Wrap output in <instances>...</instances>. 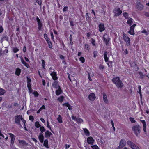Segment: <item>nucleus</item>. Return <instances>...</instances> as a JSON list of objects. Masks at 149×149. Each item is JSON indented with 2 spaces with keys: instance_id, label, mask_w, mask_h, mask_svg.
<instances>
[{
  "instance_id": "nucleus-14",
  "label": "nucleus",
  "mask_w": 149,
  "mask_h": 149,
  "mask_svg": "<svg viewBox=\"0 0 149 149\" xmlns=\"http://www.w3.org/2000/svg\"><path fill=\"white\" fill-rule=\"evenodd\" d=\"M96 97L95 94L93 93H90L88 95V98L91 101H93Z\"/></svg>"
},
{
  "instance_id": "nucleus-12",
  "label": "nucleus",
  "mask_w": 149,
  "mask_h": 149,
  "mask_svg": "<svg viewBox=\"0 0 149 149\" xmlns=\"http://www.w3.org/2000/svg\"><path fill=\"white\" fill-rule=\"evenodd\" d=\"M95 141V140L91 136L88 137L87 139V142L88 144L91 145H93V144Z\"/></svg>"
},
{
  "instance_id": "nucleus-28",
  "label": "nucleus",
  "mask_w": 149,
  "mask_h": 149,
  "mask_svg": "<svg viewBox=\"0 0 149 149\" xmlns=\"http://www.w3.org/2000/svg\"><path fill=\"white\" fill-rule=\"evenodd\" d=\"M127 21V23L129 26H132L133 23V19L132 18H129Z\"/></svg>"
},
{
  "instance_id": "nucleus-39",
  "label": "nucleus",
  "mask_w": 149,
  "mask_h": 149,
  "mask_svg": "<svg viewBox=\"0 0 149 149\" xmlns=\"http://www.w3.org/2000/svg\"><path fill=\"white\" fill-rule=\"evenodd\" d=\"M91 147L93 149H100L96 144L91 145Z\"/></svg>"
},
{
  "instance_id": "nucleus-27",
  "label": "nucleus",
  "mask_w": 149,
  "mask_h": 149,
  "mask_svg": "<svg viewBox=\"0 0 149 149\" xmlns=\"http://www.w3.org/2000/svg\"><path fill=\"white\" fill-rule=\"evenodd\" d=\"M103 97L104 102L106 104L108 103V101L107 97V95L105 93H103Z\"/></svg>"
},
{
  "instance_id": "nucleus-6",
  "label": "nucleus",
  "mask_w": 149,
  "mask_h": 149,
  "mask_svg": "<svg viewBox=\"0 0 149 149\" xmlns=\"http://www.w3.org/2000/svg\"><path fill=\"white\" fill-rule=\"evenodd\" d=\"M113 12L114 13V17L118 16L120 15L122 13V11L120 8L118 7H116L113 10Z\"/></svg>"
},
{
  "instance_id": "nucleus-5",
  "label": "nucleus",
  "mask_w": 149,
  "mask_h": 149,
  "mask_svg": "<svg viewBox=\"0 0 149 149\" xmlns=\"http://www.w3.org/2000/svg\"><path fill=\"white\" fill-rule=\"evenodd\" d=\"M123 38L124 41L126 42L125 45L129 46L130 45V39L127 35L125 33L123 34Z\"/></svg>"
},
{
  "instance_id": "nucleus-25",
  "label": "nucleus",
  "mask_w": 149,
  "mask_h": 149,
  "mask_svg": "<svg viewBox=\"0 0 149 149\" xmlns=\"http://www.w3.org/2000/svg\"><path fill=\"white\" fill-rule=\"evenodd\" d=\"M21 70L19 68H17L15 69V74L17 76H19L21 73Z\"/></svg>"
},
{
  "instance_id": "nucleus-7",
  "label": "nucleus",
  "mask_w": 149,
  "mask_h": 149,
  "mask_svg": "<svg viewBox=\"0 0 149 149\" xmlns=\"http://www.w3.org/2000/svg\"><path fill=\"white\" fill-rule=\"evenodd\" d=\"M71 118L73 120L75 121L77 123L79 124L83 122V120L81 118H76L75 116L73 115L71 116Z\"/></svg>"
},
{
  "instance_id": "nucleus-61",
  "label": "nucleus",
  "mask_w": 149,
  "mask_h": 149,
  "mask_svg": "<svg viewBox=\"0 0 149 149\" xmlns=\"http://www.w3.org/2000/svg\"><path fill=\"white\" fill-rule=\"evenodd\" d=\"M88 78L89 80L90 81H91L92 80V79L90 77V73H89V72H88Z\"/></svg>"
},
{
  "instance_id": "nucleus-46",
  "label": "nucleus",
  "mask_w": 149,
  "mask_h": 149,
  "mask_svg": "<svg viewBox=\"0 0 149 149\" xmlns=\"http://www.w3.org/2000/svg\"><path fill=\"white\" fill-rule=\"evenodd\" d=\"M91 43L92 45L94 46H96V44H95V39L92 38H91Z\"/></svg>"
},
{
  "instance_id": "nucleus-44",
  "label": "nucleus",
  "mask_w": 149,
  "mask_h": 149,
  "mask_svg": "<svg viewBox=\"0 0 149 149\" xmlns=\"http://www.w3.org/2000/svg\"><path fill=\"white\" fill-rule=\"evenodd\" d=\"M42 67L44 69H45V61L42 59Z\"/></svg>"
},
{
  "instance_id": "nucleus-34",
  "label": "nucleus",
  "mask_w": 149,
  "mask_h": 149,
  "mask_svg": "<svg viewBox=\"0 0 149 149\" xmlns=\"http://www.w3.org/2000/svg\"><path fill=\"white\" fill-rule=\"evenodd\" d=\"M123 15L126 19H129V14L127 13L126 12H123Z\"/></svg>"
},
{
  "instance_id": "nucleus-9",
  "label": "nucleus",
  "mask_w": 149,
  "mask_h": 149,
  "mask_svg": "<svg viewBox=\"0 0 149 149\" xmlns=\"http://www.w3.org/2000/svg\"><path fill=\"white\" fill-rule=\"evenodd\" d=\"M136 26V24H134L133 25L131 26L130 27L129 31L128 32V33L131 35H134L135 34L134 29Z\"/></svg>"
},
{
  "instance_id": "nucleus-50",
  "label": "nucleus",
  "mask_w": 149,
  "mask_h": 149,
  "mask_svg": "<svg viewBox=\"0 0 149 149\" xmlns=\"http://www.w3.org/2000/svg\"><path fill=\"white\" fill-rule=\"evenodd\" d=\"M130 121L132 123H134L136 122V121L134 120V118L132 117H130L129 118Z\"/></svg>"
},
{
  "instance_id": "nucleus-35",
  "label": "nucleus",
  "mask_w": 149,
  "mask_h": 149,
  "mask_svg": "<svg viewBox=\"0 0 149 149\" xmlns=\"http://www.w3.org/2000/svg\"><path fill=\"white\" fill-rule=\"evenodd\" d=\"M58 117L57 118V120L58 122L60 123H63V120L62 118L60 115H58Z\"/></svg>"
},
{
  "instance_id": "nucleus-43",
  "label": "nucleus",
  "mask_w": 149,
  "mask_h": 149,
  "mask_svg": "<svg viewBox=\"0 0 149 149\" xmlns=\"http://www.w3.org/2000/svg\"><path fill=\"white\" fill-rule=\"evenodd\" d=\"M98 52L97 51H94L93 52V57L94 58H95L97 56V55Z\"/></svg>"
},
{
  "instance_id": "nucleus-16",
  "label": "nucleus",
  "mask_w": 149,
  "mask_h": 149,
  "mask_svg": "<svg viewBox=\"0 0 149 149\" xmlns=\"http://www.w3.org/2000/svg\"><path fill=\"white\" fill-rule=\"evenodd\" d=\"M140 121L142 123L143 125V130L145 134H146L147 131L146 130V124L145 120H140Z\"/></svg>"
},
{
  "instance_id": "nucleus-31",
  "label": "nucleus",
  "mask_w": 149,
  "mask_h": 149,
  "mask_svg": "<svg viewBox=\"0 0 149 149\" xmlns=\"http://www.w3.org/2000/svg\"><path fill=\"white\" fill-rule=\"evenodd\" d=\"M90 46L88 44H86L84 45L85 50H87L88 52H89L90 49Z\"/></svg>"
},
{
  "instance_id": "nucleus-32",
  "label": "nucleus",
  "mask_w": 149,
  "mask_h": 149,
  "mask_svg": "<svg viewBox=\"0 0 149 149\" xmlns=\"http://www.w3.org/2000/svg\"><path fill=\"white\" fill-rule=\"evenodd\" d=\"M84 131L85 134L87 136H89L90 134L89 130L86 128L84 129Z\"/></svg>"
},
{
  "instance_id": "nucleus-10",
  "label": "nucleus",
  "mask_w": 149,
  "mask_h": 149,
  "mask_svg": "<svg viewBox=\"0 0 149 149\" xmlns=\"http://www.w3.org/2000/svg\"><path fill=\"white\" fill-rule=\"evenodd\" d=\"M36 21L38 22V29L39 31L42 30L43 29V24L42 22L39 17L37 16L36 18Z\"/></svg>"
},
{
  "instance_id": "nucleus-13",
  "label": "nucleus",
  "mask_w": 149,
  "mask_h": 149,
  "mask_svg": "<svg viewBox=\"0 0 149 149\" xmlns=\"http://www.w3.org/2000/svg\"><path fill=\"white\" fill-rule=\"evenodd\" d=\"M126 144V141L124 139H122L119 142V147H120V148H122L124 147Z\"/></svg>"
},
{
  "instance_id": "nucleus-15",
  "label": "nucleus",
  "mask_w": 149,
  "mask_h": 149,
  "mask_svg": "<svg viewBox=\"0 0 149 149\" xmlns=\"http://www.w3.org/2000/svg\"><path fill=\"white\" fill-rule=\"evenodd\" d=\"M99 31L102 33L103 32L105 29L104 25L103 23H100L99 25Z\"/></svg>"
},
{
  "instance_id": "nucleus-64",
  "label": "nucleus",
  "mask_w": 149,
  "mask_h": 149,
  "mask_svg": "<svg viewBox=\"0 0 149 149\" xmlns=\"http://www.w3.org/2000/svg\"><path fill=\"white\" fill-rule=\"evenodd\" d=\"M134 148H132V149H140L139 147L137 145H136L135 144V145L134 146Z\"/></svg>"
},
{
  "instance_id": "nucleus-19",
  "label": "nucleus",
  "mask_w": 149,
  "mask_h": 149,
  "mask_svg": "<svg viewBox=\"0 0 149 149\" xmlns=\"http://www.w3.org/2000/svg\"><path fill=\"white\" fill-rule=\"evenodd\" d=\"M127 145L132 149L134 148V146L135 145V144L133 142L130 140H128L127 141Z\"/></svg>"
},
{
  "instance_id": "nucleus-30",
  "label": "nucleus",
  "mask_w": 149,
  "mask_h": 149,
  "mask_svg": "<svg viewBox=\"0 0 149 149\" xmlns=\"http://www.w3.org/2000/svg\"><path fill=\"white\" fill-rule=\"evenodd\" d=\"M43 145L46 148H49L48 141L47 139H46L44 140V141Z\"/></svg>"
},
{
  "instance_id": "nucleus-51",
  "label": "nucleus",
  "mask_w": 149,
  "mask_h": 149,
  "mask_svg": "<svg viewBox=\"0 0 149 149\" xmlns=\"http://www.w3.org/2000/svg\"><path fill=\"white\" fill-rule=\"evenodd\" d=\"M19 50V49L17 48L16 47L13 48V51L14 53H16Z\"/></svg>"
},
{
  "instance_id": "nucleus-17",
  "label": "nucleus",
  "mask_w": 149,
  "mask_h": 149,
  "mask_svg": "<svg viewBox=\"0 0 149 149\" xmlns=\"http://www.w3.org/2000/svg\"><path fill=\"white\" fill-rule=\"evenodd\" d=\"M8 134L10 135L11 139L10 143L11 144L13 145L14 143L15 136L13 134L11 133H9Z\"/></svg>"
},
{
  "instance_id": "nucleus-42",
  "label": "nucleus",
  "mask_w": 149,
  "mask_h": 149,
  "mask_svg": "<svg viewBox=\"0 0 149 149\" xmlns=\"http://www.w3.org/2000/svg\"><path fill=\"white\" fill-rule=\"evenodd\" d=\"M35 125L37 128H39L41 126V125L40 124L39 122L37 121L35 123Z\"/></svg>"
},
{
  "instance_id": "nucleus-26",
  "label": "nucleus",
  "mask_w": 149,
  "mask_h": 149,
  "mask_svg": "<svg viewBox=\"0 0 149 149\" xmlns=\"http://www.w3.org/2000/svg\"><path fill=\"white\" fill-rule=\"evenodd\" d=\"M58 89L56 90L55 93L57 95H58L60 94L63 92L60 86L58 88Z\"/></svg>"
},
{
  "instance_id": "nucleus-62",
  "label": "nucleus",
  "mask_w": 149,
  "mask_h": 149,
  "mask_svg": "<svg viewBox=\"0 0 149 149\" xmlns=\"http://www.w3.org/2000/svg\"><path fill=\"white\" fill-rule=\"evenodd\" d=\"M4 29L2 26L0 25V33H1L3 31Z\"/></svg>"
},
{
  "instance_id": "nucleus-3",
  "label": "nucleus",
  "mask_w": 149,
  "mask_h": 149,
  "mask_svg": "<svg viewBox=\"0 0 149 149\" xmlns=\"http://www.w3.org/2000/svg\"><path fill=\"white\" fill-rule=\"evenodd\" d=\"M15 123L18 125H19L21 127H22V125L20 123L21 120L23 122L25 120L22 118V115H16L15 116Z\"/></svg>"
},
{
  "instance_id": "nucleus-56",
  "label": "nucleus",
  "mask_w": 149,
  "mask_h": 149,
  "mask_svg": "<svg viewBox=\"0 0 149 149\" xmlns=\"http://www.w3.org/2000/svg\"><path fill=\"white\" fill-rule=\"evenodd\" d=\"M23 126H24V129L25 130H26V131H27L28 130H27V129L26 127V120H25L24 122H23Z\"/></svg>"
},
{
  "instance_id": "nucleus-21",
  "label": "nucleus",
  "mask_w": 149,
  "mask_h": 149,
  "mask_svg": "<svg viewBox=\"0 0 149 149\" xmlns=\"http://www.w3.org/2000/svg\"><path fill=\"white\" fill-rule=\"evenodd\" d=\"M38 139L41 143H42L44 141V137L42 133H40L38 136Z\"/></svg>"
},
{
  "instance_id": "nucleus-52",
  "label": "nucleus",
  "mask_w": 149,
  "mask_h": 149,
  "mask_svg": "<svg viewBox=\"0 0 149 149\" xmlns=\"http://www.w3.org/2000/svg\"><path fill=\"white\" fill-rule=\"evenodd\" d=\"M29 120H31L32 122H33L34 120L33 116L32 115H30L29 116Z\"/></svg>"
},
{
  "instance_id": "nucleus-1",
  "label": "nucleus",
  "mask_w": 149,
  "mask_h": 149,
  "mask_svg": "<svg viewBox=\"0 0 149 149\" xmlns=\"http://www.w3.org/2000/svg\"><path fill=\"white\" fill-rule=\"evenodd\" d=\"M112 81L116 85L118 88H122L123 86V83L118 77L113 78Z\"/></svg>"
},
{
  "instance_id": "nucleus-36",
  "label": "nucleus",
  "mask_w": 149,
  "mask_h": 149,
  "mask_svg": "<svg viewBox=\"0 0 149 149\" xmlns=\"http://www.w3.org/2000/svg\"><path fill=\"white\" fill-rule=\"evenodd\" d=\"M6 92V91L5 90L0 88V96L4 95Z\"/></svg>"
},
{
  "instance_id": "nucleus-63",
  "label": "nucleus",
  "mask_w": 149,
  "mask_h": 149,
  "mask_svg": "<svg viewBox=\"0 0 149 149\" xmlns=\"http://www.w3.org/2000/svg\"><path fill=\"white\" fill-rule=\"evenodd\" d=\"M70 24L71 26L73 27L74 26V22L73 21H70Z\"/></svg>"
},
{
  "instance_id": "nucleus-59",
  "label": "nucleus",
  "mask_w": 149,
  "mask_h": 149,
  "mask_svg": "<svg viewBox=\"0 0 149 149\" xmlns=\"http://www.w3.org/2000/svg\"><path fill=\"white\" fill-rule=\"evenodd\" d=\"M49 73H50V72H52L53 71H55V70L52 67H50L49 68Z\"/></svg>"
},
{
  "instance_id": "nucleus-49",
  "label": "nucleus",
  "mask_w": 149,
  "mask_h": 149,
  "mask_svg": "<svg viewBox=\"0 0 149 149\" xmlns=\"http://www.w3.org/2000/svg\"><path fill=\"white\" fill-rule=\"evenodd\" d=\"M141 33H144V34L146 36L148 35L149 34L147 31L145 29H143L141 31Z\"/></svg>"
},
{
  "instance_id": "nucleus-41",
  "label": "nucleus",
  "mask_w": 149,
  "mask_h": 149,
  "mask_svg": "<svg viewBox=\"0 0 149 149\" xmlns=\"http://www.w3.org/2000/svg\"><path fill=\"white\" fill-rule=\"evenodd\" d=\"M79 60L81 61V63H84L85 61V59L83 56H81L79 58Z\"/></svg>"
},
{
  "instance_id": "nucleus-47",
  "label": "nucleus",
  "mask_w": 149,
  "mask_h": 149,
  "mask_svg": "<svg viewBox=\"0 0 149 149\" xmlns=\"http://www.w3.org/2000/svg\"><path fill=\"white\" fill-rule=\"evenodd\" d=\"M47 127L50 129V130L52 132H53V131L52 130L51 127V126H50V125H49V122L48 120H47Z\"/></svg>"
},
{
  "instance_id": "nucleus-60",
  "label": "nucleus",
  "mask_w": 149,
  "mask_h": 149,
  "mask_svg": "<svg viewBox=\"0 0 149 149\" xmlns=\"http://www.w3.org/2000/svg\"><path fill=\"white\" fill-rule=\"evenodd\" d=\"M39 109L41 111L42 110L45 109L46 107L44 105H43Z\"/></svg>"
},
{
  "instance_id": "nucleus-55",
  "label": "nucleus",
  "mask_w": 149,
  "mask_h": 149,
  "mask_svg": "<svg viewBox=\"0 0 149 149\" xmlns=\"http://www.w3.org/2000/svg\"><path fill=\"white\" fill-rule=\"evenodd\" d=\"M50 35L51 36V39L52 40L54 41V36L52 32V31L50 32Z\"/></svg>"
},
{
  "instance_id": "nucleus-33",
  "label": "nucleus",
  "mask_w": 149,
  "mask_h": 149,
  "mask_svg": "<svg viewBox=\"0 0 149 149\" xmlns=\"http://www.w3.org/2000/svg\"><path fill=\"white\" fill-rule=\"evenodd\" d=\"M18 141L20 144H22L24 146H26L27 143L24 140H19Z\"/></svg>"
},
{
  "instance_id": "nucleus-11",
  "label": "nucleus",
  "mask_w": 149,
  "mask_h": 149,
  "mask_svg": "<svg viewBox=\"0 0 149 149\" xmlns=\"http://www.w3.org/2000/svg\"><path fill=\"white\" fill-rule=\"evenodd\" d=\"M50 75L52 77V79L54 81H56L58 79L57 76V73L56 72L53 71L52 72H50Z\"/></svg>"
},
{
  "instance_id": "nucleus-29",
  "label": "nucleus",
  "mask_w": 149,
  "mask_h": 149,
  "mask_svg": "<svg viewBox=\"0 0 149 149\" xmlns=\"http://www.w3.org/2000/svg\"><path fill=\"white\" fill-rule=\"evenodd\" d=\"M46 42L48 45L49 48L50 49H52V42L50 40V39L47 40L46 41Z\"/></svg>"
},
{
  "instance_id": "nucleus-37",
  "label": "nucleus",
  "mask_w": 149,
  "mask_h": 149,
  "mask_svg": "<svg viewBox=\"0 0 149 149\" xmlns=\"http://www.w3.org/2000/svg\"><path fill=\"white\" fill-rule=\"evenodd\" d=\"M86 17L87 21H89L90 20L91 18V17L89 16V14L88 13H86Z\"/></svg>"
},
{
  "instance_id": "nucleus-38",
  "label": "nucleus",
  "mask_w": 149,
  "mask_h": 149,
  "mask_svg": "<svg viewBox=\"0 0 149 149\" xmlns=\"http://www.w3.org/2000/svg\"><path fill=\"white\" fill-rule=\"evenodd\" d=\"M64 99V97L63 96H61L58 98L57 100L60 102L61 103L63 101Z\"/></svg>"
},
{
  "instance_id": "nucleus-54",
  "label": "nucleus",
  "mask_w": 149,
  "mask_h": 149,
  "mask_svg": "<svg viewBox=\"0 0 149 149\" xmlns=\"http://www.w3.org/2000/svg\"><path fill=\"white\" fill-rule=\"evenodd\" d=\"M103 41L105 42L106 43H107L109 41V39H108L107 38H105L104 37H103Z\"/></svg>"
},
{
  "instance_id": "nucleus-45",
  "label": "nucleus",
  "mask_w": 149,
  "mask_h": 149,
  "mask_svg": "<svg viewBox=\"0 0 149 149\" xmlns=\"http://www.w3.org/2000/svg\"><path fill=\"white\" fill-rule=\"evenodd\" d=\"M44 38L45 39L46 41L47 40L50 39V38L48 37V35L46 33H45L44 34Z\"/></svg>"
},
{
  "instance_id": "nucleus-58",
  "label": "nucleus",
  "mask_w": 149,
  "mask_h": 149,
  "mask_svg": "<svg viewBox=\"0 0 149 149\" xmlns=\"http://www.w3.org/2000/svg\"><path fill=\"white\" fill-rule=\"evenodd\" d=\"M99 69L100 70H103L104 68V66L103 65H100L99 66Z\"/></svg>"
},
{
  "instance_id": "nucleus-40",
  "label": "nucleus",
  "mask_w": 149,
  "mask_h": 149,
  "mask_svg": "<svg viewBox=\"0 0 149 149\" xmlns=\"http://www.w3.org/2000/svg\"><path fill=\"white\" fill-rule=\"evenodd\" d=\"M40 130L41 132V133H42H42L45 131L46 130L44 127L42 126H40Z\"/></svg>"
},
{
  "instance_id": "nucleus-2",
  "label": "nucleus",
  "mask_w": 149,
  "mask_h": 149,
  "mask_svg": "<svg viewBox=\"0 0 149 149\" xmlns=\"http://www.w3.org/2000/svg\"><path fill=\"white\" fill-rule=\"evenodd\" d=\"M141 127L139 124L134 125L132 127V130L136 137H138L141 133Z\"/></svg>"
},
{
  "instance_id": "nucleus-23",
  "label": "nucleus",
  "mask_w": 149,
  "mask_h": 149,
  "mask_svg": "<svg viewBox=\"0 0 149 149\" xmlns=\"http://www.w3.org/2000/svg\"><path fill=\"white\" fill-rule=\"evenodd\" d=\"M52 135V134L48 130H47L45 132V136L47 138L50 137Z\"/></svg>"
},
{
  "instance_id": "nucleus-48",
  "label": "nucleus",
  "mask_w": 149,
  "mask_h": 149,
  "mask_svg": "<svg viewBox=\"0 0 149 149\" xmlns=\"http://www.w3.org/2000/svg\"><path fill=\"white\" fill-rule=\"evenodd\" d=\"M36 2L38 3V4L40 6H41L42 4V0H35Z\"/></svg>"
},
{
  "instance_id": "nucleus-53",
  "label": "nucleus",
  "mask_w": 149,
  "mask_h": 149,
  "mask_svg": "<svg viewBox=\"0 0 149 149\" xmlns=\"http://www.w3.org/2000/svg\"><path fill=\"white\" fill-rule=\"evenodd\" d=\"M33 94L34 95L35 97H38L39 95V93L37 92L36 91H35L33 93Z\"/></svg>"
},
{
  "instance_id": "nucleus-4",
  "label": "nucleus",
  "mask_w": 149,
  "mask_h": 149,
  "mask_svg": "<svg viewBox=\"0 0 149 149\" xmlns=\"http://www.w3.org/2000/svg\"><path fill=\"white\" fill-rule=\"evenodd\" d=\"M107 52L105 51L104 54V61L106 62H108L107 64L109 67L111 66L113 64V62L111 61H109V57H108L107 56Z\"/></svg>"
},
{
  "instance_id": "nucleus-24",
  "label": "nucleus",
  "mask_w": 149,
  "mask_h": 149,
  "mask_svg": "<svg viewBox=\"0 0 149 149\" xmlns=\"http://www.w3.org/2000/svg\"><path fill=\"white\" fill-rule=\"evenodd\" d=\"M62 106L63 107L65 106L68 107L69 110H71L72 109V106L68 102H66L63 104Z\"/></svg>"
},
{
  "instance_id": "nucleus-8",
  "label": "nucleus",
  "mask_w": 149,
  "mask_h": 149,
  "mask_svg": "<svg viewBox=\"0 0 149 149\" xmlns=\"http://www.w3.org/2000/svg\"><path fill=\"white\" fill-rule=\"evenodd\" d=\"M26 78L27 79V87L29 91L31 92L32 91L31 84V79L29 77H27Z\"/></svg>"
},
{
  "instance_id": "nucleus-18",
  "label": "nucleus",
  "mask_w": 149,
  "mask_h": 149,
  "mask_svg": "<svg viewBox=\"0 0 149 149\" xmlns=\"http://www.w3.org/2000/svg\"><path fill=\"white\" fill-rule=\"evenodd\" d=\"M143 7V5L140 2L138 3L136 5V8L139 10H142Z\"/></svg>"
},
{
  "instance_id": "nucleus-20",
  "label": "nucleus",
  "mask_w": 149,
  "mask_h": 149,
  "mask_svg": "<svg viewBox=\"0 0 149 149\" xmlns=\"http://www.w3.org/2000/svg\"><path fill=\"white\" fill-rule=\"evenodd\" d=\"M52 86L55 89H57L59 86H60L59 85L58 81H54L52 84Z\"/></svg>"
},
{
  "instance_id": "nucleus-22",
  "label": "nucleus",
  "mask_w": 149,
  "mask_h": 149,
  "mask_svg": "<svg viewBox=\"0 0 149 149\" xmlns=\"http://www.w3.org/2000/svg\"><path fill=\"white\" fill-rule=\"evenodd\" d=\"M21 61L22 64H23L27 68H29L30 66L29 65L25 62L23 58H21Z\"/></svg>"
},
{
  "instance_id": "nucleus-57",
  "label": "nucleus",
  "mask_w": 149,
  "mask_h": 149,
  "mask_svg": "<svg viewBox=\"0 0 149 149\" xmlns=\"http://www.w3.org/2000/svg\"><path fill=\"white\" fill-rule=\"evenodd\" d=\"M68 7L67 6H65L63 8V12H66L68 11Z\"/></svg>"
}]
</instances>
